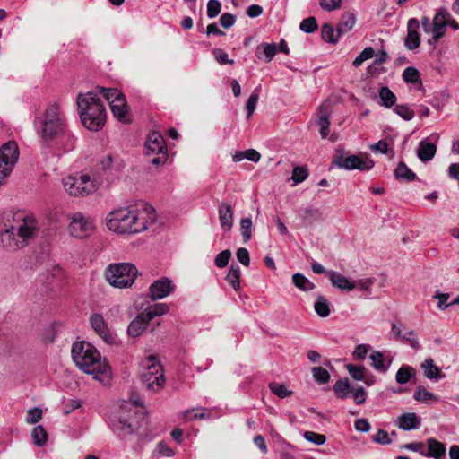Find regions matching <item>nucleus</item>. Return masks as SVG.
I'll use <instances>...</instances> for the list:
<instances>
[{
    "mask_svg": "<svg viewBox=\"0 0 459 459\" xmlns=\"http://www.w3.org/2000/svg\"><path fill=\"white\" fill-rule=\"evenodd\" d=\"M156 221L153 207L139 202L126 207L114 209L108 213V229L120 235H134L146 230Z\"/></svg>",
    "mask_w": 459,
    "mask_h": 459,
    "instance_id": "f257e3e1",
    "label": "nucleus"
},
{
    "mask_svg": "<svg viewBox=\"0 0 459 459\" xmlns=\"http://www.w3.org/2000/svg\"><path fill=\"white\" fill-rule=\"evenodd\" d=\"M72 358L82 371L91 375L93 378L107 385L111 378V369L105 359L90 342H75L72 346Z\"/></svg>",
    "mask_w": 459,
    "mask_h": 459,
    "instance_id": "f03ea898",
    "label": "nucleus"
},
{
    "mask_svg": "<svg viewBox=\"0 0 459 459\" xmlns=\"http://www.w3.org/2000/svg\"><path fill=\"white\" fill-rule=\"evenodd\" d=\"M99 91L79 93L76 98L78 113L84 127L90 131H100L106 122V108L98 96Z\"/></svg>",
    "mask_w": 459,
    "mask_h": 459,
    "instance_id": "7ed1b4c3",
    "label": "nucleus"
},
{
    "mask_svg": "<svg viewBox=\"0 0 459 459\" xmlns=\"http://www.w3.org/2000/svg\"><path fill=\"white\" fill-rule=\"evenodd\" d=\"M37 232V221L31 216H26L1 233V241L8 250H17L32 239Z\"/></svg>",
    "mask_w": 459,
    "mask_h": 459,
    "instance_id": "20e7f679",
    "label": "nucleus"
},
{
    "mask_svg": "<svg viewBox=\"0 0 459 459\" xmlns=\"http://www.w3.org/2000/svg\"><path fill=\"white\" fill-rule=\"evenodd\" d=\"M40 136L45 143H52L54 139L67 127L65 117L61 105L53 102L48 105L40 117Z\"/></svg>",
    "mask_w": 459,
    "mask_h": 459,
    "instance_id": "39448f33",
    "label": "nucleus"
},
{
    "mask_svg": "<svg viewBox=\"0 0 459 459\" xmlns=\"http://www.w3.org/2000/svg\"><path fill=\"white\" fill-rule=\"evenodd\" d=\"M138 270L131 263L110 264L105 270V278L115 288H128L133 285Z\"/></svg>",
    "mask_w": 459,
    "mask_h": 459,
    "instance_id": "423d86ee",
    "label": "nucleus"
},
{
    "mask_svg": "<svg viewBox=\"0 0 459 459\" xmlns=\"http://www.w3.org/2000/svg\"><path fill=\"white\" fill-rule=\"evenodd\" d=\"M143 371L141 380L144 386L154 393L159 392L164 385L165 377L156 357L150 355L142 362Z\"/></svg>",
    "mask_w": 459,
    "mask_h": 459,
    "instance_id": "0eeeda50",
    "label": "nucleus"
},
{
    "mask_svg": "<svg viewBox=\"0 0 459 459\" xmlns=\"http://www.w3.org/2000/svg\"><path fill=\"white\" fill-rule=\"evenodd\" d=\"M97 91L102 94L109 103L110 109L115 117L122 123H129L131 121L127 109L126 100L125 95L117 88L97 87Z\"/></svg>",
    "mask_w": 459,
    "mask_h": 459,
    "instance_id": "6e6552de",
    "label": "nucleus"
},
{
    "mask_svg": "<svg viewBox=\"0 0 459 459\" xmlns=\"http://www.w3.org/2000/svg\"><path fill=\"white\" fill-rule=\"evenodd\" d=\"M62 184L65 191L72 196H84L94 193L98 184L89 175L82 174L79 177L69 175L63 178Z\"/></svg>",
    "mask_w": 459,
    "mask_h": 459,
    "instance_id": "1a4fd4ad",
    "label": "nucleus"
},
{
    "mask_svg": "<svg viewBox=\"0 0 459 459\" xmlns=\"http://www.w3.org/2000/svg\"><path fill=\"white\" fill-rule=\"evenodd\" d=\"M145 154L150 157L153 165H163L168 160V152L163 136L153 131L150 133L145 141Z\"/></svg>",
    "mask_w": 459,
    "mask_h": 459,
    "instance_id": "9d476101",
    "label": "nucleus"
},
{
    "mask_svg": "<svg viewBox=\"0 0 459 459\" xmlns=\"http://www.w3.org/2000/svg\"><path fill=\"white\" fill-rule=\"evenodd\" d=\"M69 234L75 238H84L91 236L95 230L94 220L81 212H75L67 215Z\"/></svg>",
    "mask_w": 459,
    "mask_h": 459,
    "instance_id": "9b49d317",
    "label": "nucleus"
},
{
    "mask_svg": "<svg viewBox=\"0 0 459 459\" xmlns=\"http://www.w3.org/2000/svg\"><path fill=\"white\" fill-rule=\"evenodd\" d=\"M19 147L16 142L9 141L0 147V186L12 173L19 159Z\"/></svg>",
    "mask_w": 459,
    "mask_h": 459,
    "instance_id": "f8f14e48",
    "label": "nucleus"
},
{
    "mask_svg": "<svg viewBox=\"0 0 459 459\" xmlns=\"http://www.w3.org/2000/svg\"><path fill=\"white\" fill-rule=\"evenodd\" d=\"M126 407H127V403L125 406H121L119 411L108 418L109 428L119 438L133 434L135 429L132 419L134 414L125 411Z\"/></svg>",
    "mask_w": 459,
    "mask_h": 459,
    "instance_id": "ddd939ff",
    "label": "nucleus"
},
{
    "mask_svg": "<svg viewBox=\"0 0 459 459\" xmlns=\"http://www.w3.org/2000/svg\"><path fill=\"white\" fill-rule=\"evenodd\" d=\"M334 164L341 169L348 170H369L374 166V161L367 154L338 156Z\"/></svg>",
    "mask_w": 459,
    "mask_h": 459,
    "instance_id": "4468645a",
    "label": "nucleus"
},
{
    "mask_svg": "<svg viewBox=\"0 0 459 459\" xmlns=\"http://www.w3.org/2000/svg\"><path fill=\"white\" fill-rule=\"evenodd\" d=\"M450 14L446 8L440 7L437 9L432 22V38L429 39V44H435L444 37Z\"/></svg>",
    "mask_w": 459,
    "mask_h": 459,
    "instance_id": "2eb2a0df",
    "label": "nucleus"
},
{
    "mask_svg": "<svg viewBox=\"0 0 459 459\" xmlns=\"http://www.w3.org/2000/svg\"><path fill=\"white\" fill-rule=\"evenodd\" d=\"M175 286L170 279L162 277L153 281L149 287V295L152 300L161 299L169 296Z\"/></svg>",
    "mask_w": 459,
    "mask_h": 459,
    "instance_id": "dca6fc26",
    "label": "nucleus"
},
{
    "mask_svg": "<svg viewBox=\"0 0 459 459\" xmlns=\"http://www.w3.org/2000/svg\"><path fill=\"white\" fill-rule=\"evenodd\" d=\"M90 323L96 333L106 342L113 343L115 337L111 333L108 324L100 314H93L90 318Z\"/></svg>",
    "mask_w": 459,
    "mask_h": 459,
    "instance_id": "f3484780",
    "label": "nucleus"
},
{
    "mask_svg": "<svg viewBox=\"0 0 459 459\" xmlns=\"http://www.w3.org/2000/svg\"><path fill=\"white\" fill-rule=\"evenodd\" d=\"M420 22L416 18L409 19L407 22V36L404 40V46L409 50H414L420 47V39L417 30Z\"/></svg>",
    "mask_w": 459,
    "mask_h": 459,
    "instance_id": "a211bd4d",
    "label": "nucleus"
},
{
    "mask_svg": "<svg viewBox=\"0 0 459 459\" xmlns=\"http://www.w3.org/2000/svg\"><path fill=\"white\" fill-rule=\"evenodd\" d=\"M218 215L221 229L228 232L232 229L234 221V211L232 206L227 203H221L218 208Z\"/></svg>",
    "mask_w": 459,
    "mask_h": 459,
    "instance_id": "6ab92c4d",
    "label": "nucleus"
},
{
    "mask_svg": "<svg viewBox=\"0 0 459 459\" xmlns=\"http://www.w3.org/2000/svg\"><path fill=\"white\" fill-rule=\"evenodd\" d=\"M332 285L342 291H351L356 288L354 281H351L344 275L336 271H328L326 273Z\"/></svg>",
    "mask_w": 459,
    "mask_h": 459,
    "instance_id": "aec40b11",
    "label": "nucleus"
},
{
    "mask_svg": "<svg viewBox=\"0 0 459 459\" xmlns=\"http://www.w3.org/2000/svg\"><path fill=\"white\" fill-rule=\"evenodd\" d=\"M396 426L405 431L417 429L420 427V420L414 412H406L400 415L395 422Z\"/></svg>",
    "mask_w": 459,
    "mask_h": 459,
    "instance_id": "412c9836",
    "label": "nucleus"
},
{
    "mask_svg": "<svg viewBox=\"0 0 459 459\" xmlns=\"http://www.w3.org/2000/svg\"><path fill=\"white\" fill-rule=\"evenodd\" d=\"M369 359L371 366L380 373H385L390 368L393 359L386 357L383 352L374 351L370 355Z\"/></svg>",
    "mask_w": 459,
    "mask_h": 459,
    "instance_id": "4be33fe9",
    "label": "nucleus"
},
{
    "mask_svg": "<svg viewBox=\"0 0 459 459\" xmlns=\"http://www.w3.org/2000/svg\"><path fill=\"white\" fill-rule=\"evenodd\" d=\"M63 278V270L58 265L51 264L46 271V273H42L39 281L43 284L53 285L56 282H58Z\"/></svg>",
    "mask_w": 459,
    "mask_h": 459,
    "instance_id": "5701e85b",
    "label": "nucleus"
},
{
    "mask_svg": "<svg viewBox=\"0 0 459 459\" xmlns=\"http://www.w3.org/2000/svg\"><path fill=\"white\" fill-rule=\"evenodd\" d=\"M428 450L426 451V457L434 459H443L446 456V446L435 438L427 439Z\"/></svg>",
    "mask_w": 459,
    "mask_h": 459,
    "instance_id": "b1692460",
    "label": "nucleus"
},
{
    "mask_svg": "<svg viewBox=\"0 0 459 459\" xmlns=\"http://www.w3.org/2000/svg\"><path fill=\"white\" fill-rule=\"evenodd\" d=\"M53 143L64 152H69L74 148L75 138L66 127L62 134L56 136Z\"/></svg>",
    "mask_w": 459,
    "mask_h": 459,
    "instance_id": "393cba45",
    "label": "nucleus"
},
{
    "mask_svg": "<svg viewBox=\"0 0 459 459\" xmlns=\"http://www.w3.org/2000/svg\"><path fill=\"white\" fill-rule=\"evenodd\" d=\"M437 152V146L433 143L422 140L419 143L417 156L422 162H428L433 159Z\"/></svg>",
    "mask_w": 459,
    "mask_h": 459,
    "instance_id": "a878e982",
    "label": "nucleus"
},
{
    "mask_svg": "<svg viewBox=\"0 0 459 459\" xmlns=\"http://www.w3.org/2000/svg\"><path fill=\"white\" fill-rule=\"evenodd\" d=\"M421 368L424 370V376L429 380L437 381L443 377H445V374L441 372L439 368L434 364L432 359H426L422 364Z\"/></svg>",
    "mask_w": 459,
    "mask_h": 459,
    "instance_id": "bb28decb",
    "label": "nucleus"
},
{
    "mask_svg": "<svg viewBox=\"0 0 459 459\" xmlns=\"http://www.w3.org/2000/svg\"><path fill=\"white\" fill-rule=\"evenodd\" d=\"M148 323L149 320L145 318V316L142 312L129 324L127 328L128 335L131 337H138L146 328Z\"/></svg>",
    "mask_w": 459,
    "mask_h": 459,
    "instance_id": "cd10ccee",
    "label": "nucleus"
},
{
    "mask_svg": "<svg viewBox=\"0 0 459 459\" xmlns=\"http://www.w3.org/2000/svg\"><path fill=\"white\" fill-rule=\"evenodd\" d=\"M320 116L317 119V125L319 126V133L323 139H325L329 134L330 127V115L325 108V104H322L319 108Z\"/></svg>",
    "mask_w": 459,
    "mask_h": 459,
    "instance_id": "c85d7f7f",
    "label": "nucleus"
},
{
    "mask_svg": "<svg viewBox=\"0 0 459 459\" xmlns=\"http://www.w3.org/2000/svg\"><path fill=\"white\" fill-rule=\"evenodd\" d=\"M169 312V306L165 303H155L147 307L143 314L145 316V318L149 321L153 319L155 316H160L167 314Z\"/></svg>",
    "mask_w": 459,
    "mask_h": 459,
    "instance_id": "c756f323",
    "label": "nucleus"
},
{
    "mask_svg": "<svg viewBox=\"0 0 459 459\" xmlns=\"http://www.w3.org/2000/svg\"><path fill=\"white\" fill-rule=\"evenodd\" d=\"M378 96L380 100L379 105L385 108H389L393 107L396 102L395 94L387 86H382L379 89Z\"/></svg>",
    "mask_w": 459,
    "mask_h": 459,
    "instance_id": "7c9ffc66",
    "label": "nucleus"
},
{
    "mask_svg": "<svg viewBox=\"0 0 459 459\" xmlns=\"http://www.w3.org/2000/svg\"><path fill=\"white\" fill-rule=\"evenodd\" d=\"M413 398L418 401L424 403H437L439 401V398L435 395L432 392H429L426 390V388L422 385H419L414 394Z\"/></svg>",
    "mask_w": 459,
    "mask_h": 459,
    "instance_id": "2f4dec72",
    "label": "nucleus"
},
{
    "mask_svg": "<svg viewBox=\"0 0 459 459\" xmlns=\"http://www.w3.org/2000/svg\"><path fill=\"white\" fill-rule=\"evenodd\" d=\"M394 176L397 180H404L407 182L413 181L416 174L409 169L404 162L401 161L394 170Z\"/></svg>",
    "mask_w": 459,
    "mask_h": 459,
    "instance_id": "473e14b6",
    "label": "nucleus"
},
{
    "mask_svg": "<svg viewBox=\"0 0 459 459\" xmlns=\"http://www.w3.org/2000/svg\"><path fill=\"white\" fill-rule=\"evenodd\" d=\"M276 54V47L274 44H263L257 48L256 56L265 62H270Z\"/></svg>",
    "mask_w": 459,
    "mask_h": 459,
    "instance_id": "72a5a7b5",
    "label": "nucleus"
},
{
    "mask_svg": "<svg viewBox=\"0 0 459 459\" xmlns=\"http://www.w3.org/2000/svg\"><path fill=\"white\" fill-rule=\"evenodd\" d=\"M292 283L300 290L309 291L315 289L316 285L300 273L292 275Z\"/></svg>",
    "mask_w": 459,
    "mask_h": 459,
    "instance_id": "f704fd0d",
    "label": "nucleus"
},
{
    "mask_svg": "<svg viewBox=\"0 0 459 459\" xmlns=\"http://www.w3.org/2000/svg\"><path fill=\"white\" fill-rule=\"evenodd\" d=\"M240 267L238 264H232L226 276V280L235 290H238L240 289Z\"/></svg>",
    "mask_w": 459,
    "mask_h": 459,
    "instance_id": "c9c22d12",
    "label": "nucleus"
},
{
    "mask_svg": "<svg viewBox=\"0 0 459 459\" xmlns=\"http://www.w3.org/2000/svg\"><path fill=\"white\" fill-rule=\"evenodd\" d=\"M399 341L407 342L414 350L421 348L415 332L408 328L403 327V332Z\"/></svg>",
    "mask_w": 459,
    "mask_h": 459,
    "instance_id": "e433bc0d",
    "label": "nucleus"
},
{
    "mask_svg": "<svg viewBox=\"0 0 459 459\" xmlns=\"http://www.w3.org/2000/svg\"><path fill=\"white\" fill-rule=\"evenodd\" d=\"M322 38L325 42L329 43H336L338 39L342 34H339V31L333 29V26L329 24H324L321 30Z\"/></svg>",
    "mask_w": 459,
    "mask_h": 459,
    "instance_id": "4c0bfd02",
    "label": "nucleus"
},
{
    "mask_svg": "<svg viewBox=\"0 0 459 459\" xmlns=\"http://www.w3.org/2000/svg\"><path fill=\"white\" fill-rule=\"evenodd\" d=\"M31 437L36 446H43L48 439V434L41 425L36 426L31 432Z\"/></svg>",
    "mask_w": 459,
    "mask_h": 459,
    "instance_id": "58836bf2",
    "label": "nucleus"
},
{
    "mask_svg": "<svg viewBox=\"0 0 459 459\" xmlns=\"http://www.w3.org/2000/svg\"><path fill=\"white\" fill-rule=\"evenodd\" d=\"M316 313L321 317H326L330 315L329 302L323 296H319L314 305Z\"/></svg>",
    "mask_w": 459,
    "mask_h": 459,
    "instance_id": "ea45409f",
    "label": "nucleus"
},
{
    "mask_svg": "<svg viewBox=\"0 0 459 459\" xmlns=\"http://www.w3.org/2000/svg\"><path fill=\"white\" fill-rule=\"evenodd\" d=\"M333 391L335 392L337 397L341 399H345L349 396L351 392V388L347 379L345 380H338L333 385Z\"/></svg>",
    "mask_w": 459,
    "mask_h": 459,
    "instance_id": "a19ab883",
    "label": "nucleus"
},
{
    "mask_svg": "<svg viewBox=\"0 0 459 459\" xmlns=\"http://www.w3.org/2000/svg\"><path fill=\"white\" fill-rule=\"evenodd\" d=\"M240 233L244 243H247L252 238L253 222L251 218H243L240 221Z\"/></svg>",
    "mask_w": 459,
    "mask_h": 459,
    "instance_id": "79ce46f5",
    "label": "nucleus"
},
{
    "mask_svg": "<svg viewBox=\"0 0 459 459\" xmlns=\"http://www.w3.org/2000/svg\"><path fill=\"white\" fill-rule=\"evenodd\" d=\"M402 77L406 83L415 84L420 82V72L413 66L406 67Z\"/></svg>",
    "mask_w": 459,
    "mask_h": 459,
    "instance_id": "37998d69",
    "label": "nucleus"
},
{
    "mask_svg": "<svg viewBox=\"0 0 459 459\" xmlns=\"http://www.w3.org/2000/svg\"><path fill=\"white\" fill-rule=\"evenodd\" d=\"M356 22L355 16L351 13L342 16V21L337 26L339 34H344L352 29Z\"/></svg>",
    "mask_w": 459,
    "mask_h": 459,
    "instance_id": "c03bdc74",
    "label": "nucleus"
},
{
    "mask_svg": "<svg viewBox=\"0 0 459 459\" xmlns=\"http://www.w3.org/2000/svg\"><path fill=\"white\" fill-rule=\"evenodd\" d=\"M414 369L410 366H402L395 376V380L399 384H406L410 381Z\"/></svg>",
    "mask_w": 459,
    "mask_h": 459,
    "instance_id": "a18cd8bd",
    "label": "nucleus"
},
{
    "mask_svg": "<svg viewBox=\"0 0 459 459\" xmlns=\"http://www.w3.org/2000/svg\"><path fill=\"white\" fill-rule=\"evenodd\" d=\"M260 88H261L260 86L256 87L247 100L246 109L247 112V117H249L253 115V113L256 108L258 99H259Z\"/></svg>",
    "mask_w": 459,
    "mask_h": 459,
    "instance_id": "49530a36",
    "label": "nucleus"
},
{
    "mask_svg": "<svg viewBox=\"0 0 459 459\" xmlns=\"http://www.w3.org/2000/svg\"><path fill=\"white\" fill-rule=\"evenodd\" d=\"M314 379L319 384H325L330 379L329 372L322 367H314L312 368Z\"/></svg>",
    "mask_w": 459,
    "mask_h": 459,
    "instance_id": "de8ad7c7",
    "label": "nucleus"
},
{
    "mask_svg": "<svg viewBox=\"0 0 459 459\" xmlns=\"http://www.w3.org/2000/svg\"><path fill=\"white\" fill-rule=\"evenodd\" d=\"M269 388L272 393L280 398H285L291 394V391L289 390L284 385L273 382L269 385Z\"/></svg>",
    "mask_w": 459,
    "mask_h": 459,
    "instance_id": "09e8293b",
    "label": "nucleus"
},
{
    "mask_svg": "<svg viewBox=\"0 0 459 459\" xmlns=\"http://www.w3.org/2000/svg\"><path fill=\"white\" fill-rule=\"evenodd\" d=\"M374 54H375V51H374L373 48H371V47L365 48L359 53V55L358 56H356V58L353 60L352 65L355 67H359V65H361L363 64V62H365L366 60H368L369 58H372Z\"/></svg>",
    "mask_w": 459,
    "mask_h": 459,
    "instance_id": "8fccbe9b",
    "label": "nucleus"
},
{
    "mask_svg": "<svg viewBox=\"0 0 459 459\" xmlns=\"http://www.w3.org/2000/svg\"><path fill=\"white\" fill-rule=\"evenodd\" d=\"M394 112L406 121H410L414 117V111L408 105H396Z\"/></svg>",
    "mask_w": 459,
    "mask_h": 459,
    "instance_id": "3c124183",
    "label": "nucleus"
},
{
    "mask_svg": "<svg viewBox=\"0 0 459 459\" xmlns=\"http://www.w3.org/2000/svg\"><path fill=\"white\" fill-rule=\"evenodd\" d=\"M303 437L315 445L321 446L325 443L326 437L323 434L316 433L314 431H305Z\"/></svg>",
    "mask_w": 459,
    "mask_h": 459,
    "instance_id": "603ef678",
    "label": "nucleus"
},
{
    "mask_svg": "<svg viewBox=\"0 0 459 459\" xmlns=\"http://www.w3.org/2000/svg\"><path fill=\"white\" fill-rule=\"evenodd\" d=\"M317 28L316 20L313 16L304 19L299 24V29L306 33H312L316 31Z\"/></svg>",
    "mask_w": 459,
    "mask_h": 459,
    "instance_id": "864d4df0",
    "label": "nucleus"
},
{
    "mask_svg": "<svg viewBox=\"0 0 459 459\" xmlns=\"http://www.w3.org/2000/svg\"><path fill=\"white\" fill-rule=\"evenodd\" d=\"M347 370L351 377L355 380L360 381L365 378V368L362 366H356L352 364H348L346 366Z\"/></svg>",
    "mask_w": 459,
    "mask_h": 459,
    "instance_id": "5fc2aeb1",
    "label": "nucleus"
},
{
    "mask_svg": "<svg viewBox=\"0 0 459 459\" xmlns=\"http://www.w3.org/2000/svg\"><path fill=\"white\" fill-rule=\"evenodd\" d=\"M308 176L307 169L305 167H295L292 170L291 179L294 185L303 182Z\"/></svg>",
    "mask_w": 459,
    "mask_h": 459,
    "instance_id": "6e6d98bb",
    "label": "nucleus"
},
{
    "mask_svg": "<svg viewBox=\"0 0 459 459\" xmlns=\"http://www.w3.org/2000/svg\"><path fill=\"white\" fill-rule=\"evenodd\" d=\"M320 7L325 12L338 10L342 6V0H319Z\"/></svg>",
    "mask_w": 459,
    "mask_h": 459,
    "instance_id": "4d7b16f0",
    "label": "nucleus"
},
{
    "mask_svg": "<svg viewBox=\"0 0 459 459\" xmlns=\"http://www.w3.org/2000/svg\"><path fill=\"white\" fill-rule=\"evenodd\" d=\"M231 253L230 250H223L221 253H219L215 257V265L219 268L225 267L230 259Z\"/></svg>",
    "mask_w": 459,
    "mask_h": 459,
    "instance_id": "13d9d810",
    "label": "nucleus"
},
{
    "mask_svg": "<svg viewBox=\"0 0 459 459\" xmlns=\"http://www.w3.org/2000/svg\"><path fill=\"white\" fill-rule=\"evenodd\" d=\"M221 9V4L218 0H209L207 3V16L209 18L216 17Z\"/></svg>",
    "mask_w": 459,
    "mask_h": 459,
    "instance_id": "bf43d9fd",
    "label": "nucleus"
},
{
    "mask_svg": "<svg viewBox=\"0 0 459 459\" xmlns=\"http://www.w3.org/2000/svg\"><path fill=\"white\" fill-rule=\"evenodd\" d=\"M212 53H213L215 60L220 65H226V64L232 65V64H234V60L233 59H230L228 54L224 50H222L221 48H215L212 51Z\"/></svg>",
    "mask_w": 459,
    "mask_h": 459,
    "instance_id": "052dcab7",
    "label": "nucleus"
},
{
    "mask_svg": "<svg viewBox=\"0 0 459 459\" xmlns=\"http://www.w3.org/2000/svg\"><path fill=\"white\" fill-rule=\"evenodd\" d=\"M42 418V410L39 408H32L28 411L26 421L30 424L39 422Z\"/></svg>",
    "mask_w": 459,
    "mask_h": 459,
    "instance_id": "680f3d73",
    "label": "nucleus"
},
{
    "mask_svg": "<svg viewBox=\"0 0 459 459\" xmlns=\"http://www.w3.org/2000/svg\"><path fill=\"white\" fill-rule=\"evenodd\" d=\"M372 440L375 443L381 444V445H389L391 444L392 440L388 436V433L384 429H379L373 437Z\"/></svg>",
    "mask_w": 459,
    "mask_h": 459,
    "instance_id": "e2e57ef3",
    "label": "nucleus"
},
{
    "mask_svg": "<svg viewBox=\"0 0 459 459\" xmlns=\"http://www.w3.org/2000/svg\"><path fill=\"white\" fill-rule=\"evenodd\" d=\"M370 345L368 344H359L356 346L353 356L357 359H365L367 357L368 352L370 350Z\"/></svg>",
    "mask_w": 459,
    "mask_h": 459,
    "instance_id": "0e129e2a",
    "label": "nucleus"
},
{
    "mask_svg": "<svg viewBox=\"0 0 459 459\" xmlns=\"http://www.w3.org/2000/svg\"><path fill=\"white\" fill-rule=\"evenodd\" d=\"M449 297H450V295L448 293H438L437 292L434 295V299H438L437 307L440 310H445L448 307L452 306L451 302L450 303L446 302L448 300Z\"/></svg>",
    "mask_w": 459,
    "mask_h": 459,
    "instance_id": "69168bd1",
    "label": "nucleus"
},
{
    "mask_svg": "<svg viewBox=\"0 0 459 459\" xmlns=\"http://www.w3.org/2000/svg\"><path fill=\"white\" fill-rule=\"evenodd\" d=\"M237 258L239 263H241L244 266H248L250 264L249 253L247 248L240 247L237 250L236 253Z\"/></svg>",
    "mask_w": 459,
    "mask_h": 459,
    "instance_id": "338daca9",
    "label": "nucleus"
},
{
    "mask_svg": "<svg viewBox=\"0 0 459 459\" xmlns=\"http://www.w3.org/2000/svg\"><path fill=\"white\" fill-rule=\"evenodd\" d=\"M353 399L357 404H362L367 399V393L362 386H359L353 390Z\"/></svg>",
    "mask_w": 459,
    "mask_h": 459,
    "instance_id": "774afa93",
    "label": "nucleus"
}]
</instances>
